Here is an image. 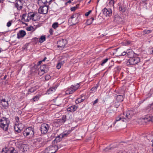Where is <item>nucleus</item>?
Wrapping results in <instances>:
<instances>
[{"label":"nucleus","instance_id":"nucleus-23","mask_svg":"<svg viewBox=\"0 0 153 153\" xmlns=\"http://www.w3.org/2000/svg\"><path fill=\"white\" fill-rule=\"evenodd\" d=\"M143 119L146 122L150 121L153 122V116L151 117L150 115H147Z\"/></svg>","mask_w":153,"mask_h":153},{"label":"nucleus","instance_id":"nucleus-8","mask_svg":"<svg viewBox=\"0 0 153 153\" xmlns=\"http://www.w3.org/2000/svg\"><path fill=\"white\" fill-rule=\"evenodd\" d=\"M50 128V126L47 124L44 123L42 124L40 127L41 131L42 134L47 133Z\"/></svg>","mask_w":153,"mask_h":153},{"label":"nucleus","instance_id":"nucleus-2","mask_svg":"<svg viewBox=\"0 0 153 153\" xmlns=\"http://www.w3.org/2000/svg\"><path fill=\"white\" fill-rule=\"evenodd\" d=\"M9 123L7 119L3 117L0 120V126L4 130L6 131L8 129Z\"/></svg>","mask_w":153,"mask_h":153},{"label":"nucleus","instance_id":"nucleus-21","mask_svg":"<svg viewBox=\"0 0 153 153\" xmlns=\"http://www.w3.org/2000/svg\"><path fill=\"white\" fill-rule=\"evenodd\" d=\"M77 107L75 105H73L67 108L68 111L70 112H74L77 109Z\"/></svg>","mask_w":153,"mask_h":153},{"label":"nucleus","instance_id":"nucleus-12","mask_svg":"<svg viewBox=\"0 0 153 153\" xmlns=\"http://www.w3.org/2000/svg\"><path fill=\"white\" fill-rule=\"evenodd\" d=\"M0 153H18L13 148H11L10 149L8 150L7 148H3Z\"/></svg>","mask_w":153,"mask_h":153},{"label":"nucleus","instance_id":"nucleus-26","mask_svg":"<svg viewBox=\"0 0 153 153\" xmlns=\"http://www.w3.org/2000/svg\"><path fill=\"white\" fill-rule=\"evenodd\" d=\"M37 86H34L33 87H31L30 89L28 90V94H30L31 93L34 92L37 89Z\"/></svg>","mask_w":153,"mask_h":153},{"label":"nucleus","instance_id":"nucleus-38","mask_svg":"<svg viewBox=\"0 0 153 153\" xmlns=\"http://www.w3.org/2000/svg\"><path fill=\"white\" fill-rule=\"evenodd\" d=\"M147 108L148 109V110L149 111L151 109L153 110V102L149 106V105L147 107Z\"/></svg>","mask_w":153,"mask_h":153},{"label":"nucleus","instance_id":"nucleus-16","mask_svg":"<svg viewBox=\"0 0 153 153\" xmlns=\"http://www.w3.org/2000/svg\"><path fill=\"white\" fill-rule=\"evenodd\" d=\"M23 127L24 125L21 123H20L17 125L15 126L14 127V129L16 131L19 133L22 130Z\"/></svg>","mask_w":153,"mask_h":153},{"label":"nucleus","instance_id":"nucleus-17","mask_svg":"<svg viewBox=\"0 0 153 153\" xmlns=\"http://www.w3.org/2000/svg\"><path fill=\"white\" fill-rule=\"evenodd\" d=\"M21 20L22 22H28L30 20V18H29L28 14H23L21 18Z\"/></svg>","mask_w":153,"mask_h":153},{"label":"nucleus","instance_id":"nucleus-24","mask_svg":"<svg viewBox=\"0 0 153 153\" xmlns=\"http://www.w3.org/2000/svg\"><path fill=\"white\" fill-rule=\"evenodd\" d=\"M119 10L122 13L124 12L126 10V6L124 4L119 5Z\"/></svg>","mask_w":153,"mask_h":153},{"label":"nucleus","instance_id":"nucleus-19","mask_svg":"<svg viewBox=\"0 0 153 153\" xmlns=\"http://www.w3.org/2000/svg\"><path fill=\"white\" fill-rule=\"evenodd\" d=\"M26 34L25 31L23 30H21L19 31L17 34V38L19 39L23 37Z\"/></svg>","mask_w":153,"mask_h":153},{"label":"nucleus","instance_id":"nucleus-40","mask_svg":"<svg viewBox=\"0 0 153 153\" xmlns=\"http://www.w3.org/2000/svg\"><path fill=\"white\" fill-rule=\"evenodd\" d=\"M91 20H89V19L87 20L86 22L87 25H89L92 23V22L91 21Z\"/></svg>","mask_w":153,"mask_h":153},{"label":"nucleus","instance_id":"nucleus-43","mask_svg":"<svg viewBox=\"0 0 153 153\" xmlns=\"http://www.w3.org/2000/svg\"><path fill=\"white\" fill-rule=\"evenodd\" d=\"M131 43V42L129 41H127L125 42V45L126 46L130 44Z\"/></svg>","mask_w":153,"mask_h":153},{"label":"nucleus","instance_id":"nucleus-48","mask_svg":"<svg viewBox=\"0 0 153 153\" xmlns=\"http://www.w3.org/2000/svg\"><path fill=\"white\" fill-rule=\"evenodd\" d=\"M91 10H89V11H88V12H86V13H85V15L86 16H88L89 14L90 13H91Z\"/></svg>","mask_w":153,"mask_h":153},{"label":"nucleus","instance_id":"nucleus-1","mask_svg":"<svg viewBox=\"0 0 153 153\" xmlns=\"http://www.w3.org/2000/svg\"><path fill=\"white\" fill-rule=\"evenodd\" d=\"M134 114L132 110H130L127 111L125 113L123 114L124 116L120 115L117 117L115 120V121L113 123L115 125L117 123H121L122 122H127L131 119Z\"/></svg>","mask_w":153,"mask_h":153},{"label":"nucleus","instance_id":"nucleus-22","mask_svg":"<svg viewBox=\"0 0 153 153\" xmlns=\"http://www.w3.org/2000/svg\"><path fill=\"white\" fill-rule=\"evenodd\" d=\"M116 100L117 102H121L124 99L123 96L121 95H117L115 96Z\"/></svg>","mask_w":153,"mask_h":153},{"label":"nucleus","instance_id":"nucleus-36","mask_svg":"<svg viewBox=\"0 0 153 153\" xmlns=\"http://www.w3.org/2000/svg\"><path fill=\"white\" fill-rule=\"evenodd\" d=\"M59 24L58 22L54 23L52 25V27L54 29H56L58 27Z\"/></svg>","mask_w":153,"mask_h":153},{"label":"nucleus","instance_id":"nucleus-57","mask_svg":"<svg viewBox=\"0 0 153 153\" xmlns=\"http://www.w3.org/2000/svg\"><path fill=\"white\" fill-rule=\"evenodd\" d=\"M151 142H152V146L153 147V140H152L151 141Z\"/></svg>","mask_w":153,"mask_h":153},{"label":"nucleus","instance_id":"nucleus-56","mask_svg":"<svg viewBox=\"0 0 153 153\" xmlns=\"http://www.w3.org/2000/svg\"><path fill=\"white\" fill-rule=\"evenodd\" d=\"M7 76L6 75H5L4 76V77H3V79L4 80L6 78H7Z\"/></svg>","mask_w":153,"mask_h":153},{"label":"nucleus","instance_id":"nucleus-62","mask_svg":"<svg viewBox=\"0 0 153 153\" xmlns=\"http://www.w3.org/2000/svg\"><path fill=\"white\" fill-rule=\"evenodd\" d=\"M68 2H71V1H69Z\"/></svg>","mask_w":153,"mask_h":153},{"label":"nucleus","instance_id":"nucleus-29","mask_svg":"<svg viewBox=\"0 0 153 153\" xmlns=\"http://www.w3.org/2000/svg\"><path fill=\"white\" fill-rule=\"evenodd\" d=\"M114 20L117 22H119L121 20V18L117 14L115 15L114 16Z\"/></svg>","mask_w":153,"mask_h":153},{"label":"nucleus","instance_id":"nucleus-41","mask_svg":"<svg viewBox=\"0 0 153 153\" xmlns=\"http://www.w3.org/2000/svg\"><path fill=\"white\" fill-rule=\"evenodd\" d=\"M34 29L33 27H29L27 28V30L29 31L33 30Z\"/></svg>","mask_w":153,"mask_h":153},{"label":"nucleus","instance_id":"nucleus-7","mask_svg":"<svg viewBox=\"0 0 153 153\" xmlns=\"http://www.w3.org/2000/svg\"><path fill=\"white\" fill-rule=\"evenodd\" d=\"M79 86V85L78 83H77L76 85H72L66 91V94H70L73 93L78 88Z\"/></svg>","mask_w":153,"mask_h":153},{"label":"nucleus","instance_id":"nucleus-28","mask_svg":"<svg viewBox=\"0 0 153 153\" xmlns=\"http://www.w3.org/2000/svg\"><path fill=\"white\" fill-rule=\"evenodd\" d=\"M46 0H38V4L40 6L45 5L47 3Z\"/></svg>","mask_w":153,"mask_h":153},{"label":"nucleus","instance_id":"nucleus-44","mask_svg":"<svg viewBox=\"0 0 153 153\" xmlns=\"http://www.w3.org/2000/svg\"><path fill=\"white\" fill-rule=\"evenodd\" d=\"M47 58H44V59L43 60L39 61L38 62V65H39L42 62L45 61V60Z\"/></svg>","mask_w":153,"mask_h":153},{"label":"nucleus","instance_id":"nucleus-20","mask_svg":"<svg viewBox=\"0 0 153 153\" xmlns=\"http://www.w3.org/2000/svg\"><path fill=\"white\" fill-rule=\"evenodd\" d=\"M62 138L60 135L59 134L57 136L55 140L52 142V144H55V143L60 142L62 140Z\"/></svg>","mask_w":153,"mask_h":153},{"label":"nucleus","instance_id":"nucleus-64","mask_svg":"<svg viewBox=\"0 0 153 153\" xmlns=\"http://www.w3.org/2000/svg\"><path fill=\"white\" fill-rule=\"evenodd\" d=\"M152 151H153V148H152Z\"/></svg>","mask_w":153,"mask_h":153},{"label":"nucleus","instance_id":"nucleus-35","mask_svg":"<svg viewBox=\"0 0 153 153\" xmlns=\"http://www.w3.org/2000/svg\"><path fill=\"white\" fill-rule=\"evenodd\" d=\"M45 36H42L39 39V42L42 43L45 40Z\"/></svg>","mask_w":153,"mask_h":153},{"label":"nucleus","instance_id":"nucleus-46","mask_svg":"<svg viewBox=\"0 0 153 153\" xmlns=\"http://www.w3.org/2000/svg\"><path fill=\"white\" fill-rule=\"evenodd\" d=\"M97 87H93L91 89L92 91H95L97 89Z\"/></svg>","mask_w":153,"mask_h":153},{"label":"nucleus","instance_id":"nucleus-25","mask_svg":"<svg viewBox=\"0 0 153 153\" xmlns=\"http://www.w3.org/2000/svg\"><path fill=\"white\" fill-rule=\"evenodd\" d=\"M66 120V116L65 115H63L61 119L57 120L56 122L57 123L61 122V123H64Z\"/></svg>","mask_w":153,"mask_h":153},{"label":"nucleus","instance_id":"nucleus-54","mask_svg":"<svg viewBox=\"0 0 153 153\" xmlns=\"http://www.w3.org/2000/svg\"><path fill=\"white\" fill-rule=\"evenodd\" d=\"M75 15H73L72 16H71V18L72 19H73L75 18Z\"/></svg>","mask_w":153,"mask_h":153},{"label":"nucleus","instance_id":"nucleus-49","mask_svg":"<svg viewBox=\"0 0 153 153\" xmlns=\"http://www.w3.org/2000/svg\"><path fill=\"white\" fill-rule=\"evenodd\" d=\"M11 25V21H9L7 23V25L8 27H10Z\"/></svg>","mask_w":153,"mask_h":153},{"label":"nucleus","instance_id":"nucleus-51","mask_svg":"<svg viewBox=\"0 0 153 153\" xmlns=\"http://www.w3.org/2000/svg\"><path fill=\"white\" fill-rule=\"evenodd\" d=\"M54 0H46V2H47V3H51V2H52V1H54Z\"/></svg>","mask_w":153,"mask_h":153},{"label":"nucleus","instance_id":"nucleus-18","mask_svg":"<svg viewBox=\"0 0 153 153\" xmlns=\"http://www.w3.org/2000/svg\"><path fill=\"white\" fill-rule=\"evenodd\" d=\"M40 71L39 72V74L43 75L47 71V68L46 65H41L40 68Z\"/></svg>","mask_w":153,"mask_h":153},{"label":"nucleus","instance_id":"nucleus-30","mask_svg":"<svg viewBox=\"0 0 153 153\" xmlns=\"http://www.w3.org/2000/svg\"><path fill=\"white\" fill-rule=\"evenodd\" d=\"M64 61H59L56 65V68L58 69H59L61 68V66L64 63Z\"/></svg>","mask_w":153,"mask_h":153},{"label":"nucleus","instance_id":"nucleus-33","mask_svg":"<svg viewBox=\"0 0 153 153\" xmlns=\"http://www.w3.org/2000/svg\"><path fill=\"white\" fill-rule=\"evenodd\" d=\"M29 18H30V20L32 19L33 20L35 21L36 20L34 19V17L36 16V14L34 13H28Z\"/></svg>","mask_w":153,"mask_h":153},{"label":"nucleus","instance_id":"nucleus-3","mask_svg":"<svg viewBox=\"0 0 153 153\" xmlns=\"http://www.w3.org/2000/svg\"><path fill=\"white\" fill-rule=\"evenodd\" d=\"M60 147L57 146H51L47 147L46 149L41 153H55L60 148Z\"/></svg>","mask_w":153,"mask_h":153},{"label":"nucleus","instance_id":"nucleus-32","mask_svg":"<svg viewBox=\"0 0 153 153\" xmlns=\"http://www.w3.org/2000/svg\"><path fill=\"white\" fill-rule=\"evenodd\" d=\"M22 151L24 152H26L28 150V147L27 146L25 145H24L22 146Z\"/></svg>","mask_w":153,"mask_h":153},{"label":"nucleus","instance_id":"nucleus-60","mask_svg":"<svg viewBox=\"0 0 153 153\" xmlns=\"http://www.w3.org/2000/svg\"><path fill=\"white\" fill-rule=\"evenodd\" d=\"M99 1L98 0H97V5L98 4V3Z\"/></svg>","mask_w":153,"mask_h":153},{"label":"nucleus","instance_id":"nucleus-37","mask_svg":"<svg viewBox=\"0 0 153 153\" xmlns=\"http://www.w3.org/2000/svg\"><path fill=\"white\" fill-rule=\"evenodd\" d=\"M152 32L151 30H144L143 31V34H149L151 33Z\"/></svg>","mask_w":153,"mask_h":153},{"label":"nucleus","instance_id":"nucleus-13","mask_svg":"<svg viewBox=\"0 0 153 153\" xmlns=\"http://www.w3.org/2000/svg\"><path fill=\"white\" fill-rule=\"evenodd\" d=\"M134 54L132 50L131 49H128L127 51V52H123L119 56H124L127 54V56L128 57H131L130 56L131 55Z\"/></svg>","mask_w":153,"mask_h":153},{"label":"nucleus","instance_id":"nucleus-27","mask_svg":"<svg viewBox=\"0 0 153 153\" xmlns=\"http://www.w3.org/2000/svg\"><path fill=\"white\" fill-rule=\"evenodd\" d=\"M71 132V130L68 131H65V132L60 134V136L62 137V138H63L67 136Z\"/></svg>","mask_w":153,"mask_h":153},{"label":"nucleus","instance_id":"nucleus-53","mask_svg":"<svg viewBox=\"0 0 153 153\" xmlns=\"http://www.w3.org/2000/svg\"><path fill=\"white\" fill-rule=\"evenodd\" d=\"M15 119L16 121V122H18L19 120V117H16L15 118Z\"/></svg>","mask_w":153,"mask_h":153},{"label":"nucleus","instance_id":"nucleus-39","mask_svg":"<svg viewBox=\"0 0 153 153\" xmlns=\"http://www.w3.org/2000/svg\"><path fill=\"white\" fill-rule=\"evenodd\" d=\"M108 59L106 58L105 59L102 61V62L101 64V65L102 66H103L105 63L106 62L108 61Z\"/></svg>","mask_w":153,"mask_h":153},{"label":"nucleus","instance_id":"nucleus-31","mask_svg":"<svg viewBox=\"0 0 153 153\" xmlns=\"http://www.w3.org/2000/svg\"><path fill=\"white\" fill-rule=\"evenodd\" d=\"M56 87H51L47 91L48 93L49 94H51L56 90Z\"/></svg>","mask_w":153,"mask_h":153},{"label":"nucleus","instance_id":"nucleus-59","mask_svg":"<svg viewBox=\"0 0 153 153\" xmlns=\"http://www.w3.org/2000/svg\"><path fill=\"white\" fill-rule=\"evenodd\" d=\"M152 53L153 54V48H152Z\"/></svg>","mask_w":153,"mask_h":153},{"label":"nucleus","instance_id":"nucleus-9","mask_svg":"<svg viewBox=\"0 0 153 153\" xmlns=\"http://www.w3.org/2000/svg\"><path fill=\"white\" fill-rule=\"evenodd\" d=\"M67 43L66 39H62L57 42V46L60 50H62Z\"/></svg>","mask_w":153,"mask_h":153},{"label":"nucleus","instance_id":"nucleus-10","mask_svg":"<svg viewBox=\"0 0 153 153\" xmlns=\"http://www.w3.org/2000/svg\"><path fill=\"white\" fill-rule=\"evenodd\" d=\"M40 6V7L39 8L38 10V13L41 14H46L48 11V7L44 5Z\"/></svg>","mask_w":153,"mask_h":153},{"label":"nucleus","instance_id":"nucleus-6","mask_svg":"<svg viewBox=\"0 0 153 153\" xmlns=\"http://www.w3.org/2000/svg\"><path fill=\"white\" fill-rule=\"evenodd\" d=\"M24 3V1L23 0H16L14 3L15 7L18 10L20 11L23 8Z\"/></svg>","mask_w":153,"mask_h":153},{"label":"nucleus","instance_id":"nucleus-63","mask_svg":"<svg viewBox=\"0 0 153 153\" xmlns=\"http://www.w3.org/2000/svg\"><path fill=\"white\" fill-rule=\"evenodd\" d=\"M22 126L21 125H20V127H22Z\"/></svg>","mask_w":153,"mask_h":153},{"label":"nucleus","instance_id":"nucleus-47","mask_svg":"<svg viewBox=\"0 0 153 153\" xmlns=\"http://www.w3.org/2000/svg\"><path fill=\"white\" fill-rule=\"evenodd\" d=\"M50 78V76L49 75H47L45 76V79L46 80H48Z\"/></svg>","mask_w":153,"mask_h":153},{"label":"nucleus","instance_id":"nucleus-4","mask_svg":"<svg viewBox=\"0 0 153 153\" xmlns=\"http://www.w3.org/2000/svg\"><path fill=\"white\" fill-rule=\"evenodd\" d=\"M34 133V130L32 127H29L23 131V134L25 137L29 136L31 138L33 136Z\"/></svg>","mask_w":153,"mask_h":153},{"label":"nucleus","instance_id":"nucleus-45","mask_svg":"<svg viewBox=\"0 0 153 153\" xmlns=\"http://www.w3.org/2000/svg\"><path fill=\"white\" fill-rule=\"evenodd\" d=\"M76 7H73L71 8V10L72 11H74L76 9Z\"/></svg>","mask_w":153,"mask_h":153},{"label":"nucleus","instance_id":"nucleus-11","mask_svg":"<svg viewBox=\"0 0 153 153\" xmlns=\"http://www.w3.org/2000/svg\"><path fill=\"white\" fill-rule=\"evenodd\" d=\"M140 58H130L127 62L128 65L136 64L140 62Z\"/></svg>","mask_w":153,"mask_h":153},{"label":"nucleus","instance_id":"nucleus-34","mask_svg":"<svg viewBox=\"0 0 153 153\" xmlns=\"http://www.w3.org/2000/svg\"><path fill=\"white\" fill-rule=\"evenodd\" d=\"M84 100V99H83L81 98H78L76 100L75 103L76 104H79L82 102Z\"/></svg>","mask_w":153,"mask_h":153},{"label":"nucleus","instance_id":"nucleus-50","mask_svg":"<svg viewBox=\"0 0 153 153\" xmlns=\"http://www.w3.org/2000/svg\"><path fill=\"white\" fill-rule=\"evenodd\" d=\"M53 30L52 29H50V30H49V33H50V34L51 35H52L53 34Z\"/></svg>","mask_w":153,"mask_h":153},{"label":"nucleus","instance_id":"nucleus-55","mask_svg":"<svg viewBox=\"0 0 153 153\" xmlns=\"http://www.w3.org/2000/svg\"><path fill=\"white\" fill-rule=\"evenodd\" d=\"M89 20H91V21L92 22H93V21L94 20V18L93 17H91V19H89Z\"/></svg>","mask_w":153,"mask_h":153},{"label":"nucleus","instance_id":"nucleus-61","mask_svg":"<svg viewBox=\"0 0 153 153\" xmlns=\"http://www.w3.org/2000/svg\"><path fill=\"white\" fill-rule=\"evenodd\" d=\"M90 1H89L88 2V4L90 3Z\"/></svg>","mask_w":153,"mask_h":153},{"label":"nucleus","instance_id":"nucleus-58","mask_svg":"<svg viewBox=\"0 0 153 153\" xmlns=\"http://www.w3.org/2000/svg\"><path fill=\"white\" fill-rule=\"evenodd\" d=\"M2 51V48H0V53Z\"/></svg>","mask_w":153,"mask_h":153},{"label":"nucleus","instance_id":"nucleus-42","mask_svg":"<svg viewBox=\"0 0 153 153\" xmlns=\"http://www.w3.org/2000/svg\"><path fill=\"white\" fill-rule=\"evenodd\" d=\"M39 96H36L33 98V100L34 101H35L38 100H39Z\"/></svg>","mask_w":153,"mask_h":153},{"label":"nucleus","instance_id":"nucleus-15","mask_svg":"<svg viewBox=\"0 0 153 153\" xmlns=\"http://www.w3.org/2000/svg\"><path fill=\"white\" fill-rule=\"evenodd\" d=\"M0 105H2L3 108L5 109L7 108L9 106L8 101H6L5 99H2L1 100Z\"/></svg>","mask_w":153,"mask_h":153},{"label":"nucleus","instance_id":"nucleus-52","mask_svg":"<svg viewBox=\"0 0 153 153\" xmlns=\"http://www.w3.org/2000/svg\"><path fill=\"white\" fill-rule=\"evenodd\" d=\"M98 102V99H97L96 100H95V101L93 103V105H94L95 104H96V103H97Z\"/></svg>","mask_w":153,"mask_h":153},{"label":"nucleus","instance_id":"nucleus-5","mask_svg":"<svg viewBox=\"0 0 153 153\" xmlns=\"http://www.w3.org/2000/svg\"><path fill=\"white\" fill-rule=\"evenodd\" d=\"M42 142V139L41 137L34 139L33 142L34 145L33 146L36 147V148H39L40 147L42 146L43 145V143Z\"/></svg>","mask_w":153,"mask_h":153},{"label":"nucleus","instance_id":"nucleus-14","mask_svg":"<svg viewBox=\"0 0 153 153\" xmlns=\"http://www.w3.org/2000/svg\"><path fill=\"white\" fill-rule=\"evenodd\" d=\"M103 14L106 16H110L112 15V10L111 9H108L105 8L102 10Z\"/></svg>","mask_w":153,"mask_h":153}]
</instances>
